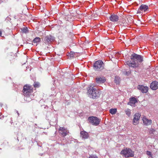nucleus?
Wrapping results in <instances>:
<instances>
[{
	"label": "nucleus",
	"mask_w": 158,
	"mask_h": 158,
	"mask_svg": "<svg viewBox=\"0 0 158 158\" xmlns=\"http://www.w3.org/2000/svg\"><path fill=\"white\" fill-rule=\"evenodd\" d=\"M17 140H18V141H19V139H18V138L17 139Z\"/></svg>",
	"instance_id": "ea45409f"
},
{
	"label": "nucleus",
	"mask_w": 158,
	"mask_h": 158,
	"mask_svg": "<svg viewBox=\"0 0 158 158\" xmlns=\"http://www.w3.org/2000/svg\"><path fill=\"white\" fill-rule=\"evenodd\" d=\"M114 82L116 84H119L120 82V78L119 77L116 76L115 77Z\"/></svg>",
	"instance_id": "a211bd4d"
},
{
	"label": "nucleus",
	"mask_w": 158,
	"mask_h": 158,
	"mask_svg": "<svg viewBox=\"0 0 158 158\" xmlns=\"http://www.w3.org/2000/svg\"><path fill=\"white\" fill-rule=\"evenodd\" d=\"M65 129L62 127H60L59 128V131H61V132L65 131Z\"/></svg>",
	"instance_id": "393cba45"
},
{
	"label": "nucleus",
	"mask_w": 158,
	"mask_h": 158,
	"mask_svg": "<svg viewBox=\"0 0 158 158\" xmlns=\"http://www.w3.org/2000/svg\"><path fill=\"white\" fill-rule=\"evenodd\" d=\"M118 16L114 14L111 15L110 17V20L112 22H117L118 21Z\"/></svg>",
	"instance_id": "ddd939ff"
},
{
	"label": "nucleus",
	"mask_w": 158,
	"mask_h": 158,
	"mask_svg": "<svg viewBox=\"0 0 158 158\" xmlns=\"http://www.w3.org/2000/svg\"><path fill=\"white\" fill-rule=\"evenodd\" d=\"M95 80L97 84L103 83L106 81L105 78L104 77H97Z\"/></svg>",
	"instance_id": "f8f14e48"
},
{
	"label": "nucleus",
	"mask_w": 158,
	"mask_h": 158,
	"mask_svg": "<svg viewBox=\"0 0 158 158\" xmlns=\"http://www.w3.org/2000/svg\"><path fill=\"white\" fill-rule=\"evenodd\" d=\"M2 105L3 104H2V103H0V107H2Z\"/></svg>",
	"instance_id": "e433bc0d"
},
{
	"label": "nucleus",
	"mask_w": 158,
	"mask_h": 158,
	"mask_svg": "<svg viewBox=\"0 0 158 158\" xmlns=\"http://www.w3.org/2000/svg\"><path fill=\"white\" fill-rule=\"evenodd\" d=\"M155 132H156V130L153 128L151 129L149 131V134H151V135L152 134L153 135H152V136H154L153 135L154 134V133Z\"/></svg>",
	"instance_id": "aec40b11"
},
{
	"label": "nucleus",
	"mask_w": 158,
	"mask_h": 158,
	"mask_svg": "<svg viewBox=\"0 0 158 158\" xmlns=\"http://www.w3.org/2000/svg\"><path fill=\"white\" fill-rule=\"evenodd\" d=\"M147 154L148 155H151V152H147Z\"/></svg>",
	"instance_id": "c756f323"
},
{
	"label": "nucleus",
	"mask_w": 158,
	"mask_h": 158,
	"mask_svg": "<svg viewBox=\"0 0 158 158\" xmlns=\"http://www.w3.org/2000/svg\"><path fill=\"white\" fill-rule=\"evenodd\" d=\"M148 9V7L145 5L142 4L139 7L137 13H141L142 11L146 12Z\"/></svg>",
	"instance_id": "6e6552de"
},
{
	"label": "nucleus",
	"mask_w": 158,
	"mask_h": 158,
	"mask_svg": "<svg viewBox=\"0 0 158 158\" xmlns=\"http://www.w3.org/2000/svg\"><path fill=\"white\" fill-rule=\"evenodd\" d=\"M40 10H41V9L40 8Z\"/></svg>",
	"instance_id": "c03bdc74"
},
{
	"label": "nucleus",
	"mask_w": 158,
	"mask_h": 158,
	"mask_svg": "<svg viewBox=\"0 0 158 158\" xmlns=\"http://www.w3.org/2000/svg\"><path fill=\"white\" fill-rule=\"evenodd\" d=\"M45 5L44 4L43 6H42V8L41 10V11L42 12H44V8H45Z\"/></svg>",
	"instance_id": "bb28decb"
},
{
	"label": "nucleus",
	"mask_w": 158,
	"mask_h": 158,
	"mask_svg": "<svg viewBox=\"0 0 158 158\" xmlns=\"http://www.w3.org/2000/svg\"><path fill=\"white\" fill-rule=\"evenodd\" d=\"M129 100L130 102L128 103L127 104L131 106H132L137 102L136 99L134 97L131 98Z\"/></svg>",
	"instance_id": "4468645a"
},
{
	"label": "nucleus",
	"mask_w": 158,
	"mask_h": 158,
	"mask_svg": "<svg viewBox=\"0 0 158 158\" xmlns=\"http://www.w3.org/2000/svg\"><path fill=\"white\" fill-rule=\"evenodd\" d=\"M41 76L43 77L44 75V73H42V72L41 71Z\"/></svg>",
	"instance_id": "f704fd0d"
},
{
	"label": "nucleus",
	"mask_w": 158,
	"mask_h": 158,
	"mask_svg": "<svg viewBox=\"0 0 158 158\" xmlns=\"http://www.w3.org/2000/svg\"><path fill=\"white\" fill-rule=\"evenodd\" d=\"M150 87L152 90H156L158 88V82L156 81H153L151 83Z\"/></svg>",
	"instance_id": "9b49d317"
},
{
	"label": "nucleus",
	"mask_w": 158,
	"mask_h": 158,
	"mask_svg": "<svg viewBox=\"0 0 158 158\" xmlns=\"http://www.w3.org/2000/svg\"><path fill=\"white\" fill-rule=\"evenodd\" d=\"M42 39L45 44H50L55 40V37L50 35L46 36L44 38H42Z\"/></svg>",
	"instance_id": "0eeeda50"
},
{
	"label": "nucleus",
	"mask_w": 158,
	"mask_h": 158,
	"mask_svg": "<svg viewBox=\"0 0 158 158\" xmlns=\"http://www.w3.org/2000/svg\"><path fill=\"white\" fill-rule=\"evenodd\" d=\"M45 31H44V34H45Z\"/></svg>",
	"instance_id": "37998d69"
},
{
	"label": "nucleus",
	"mask_w": 158,
	"mask_h": 158,
	"mask_svg": "<svg viewBox=\"0 0 158 158\" xmlns=\"http://www.w3.org/2000/svg\"><path fill=\"white\" fill-rule=\"evenodd\" d=\"M33 89L31 86L27 84L25 85L23 90L24 95L27 97L29 96L33 91Z\"/></svg>",
	"instance_id": "20e7f679"
},
{
	"label": "nucleus",
	"mask_w": 158,
	"mask_h": 158,
	"mask_svg": "<svg viewBox=\"0 0 158 158\" xmlns=\"http://www.w3.org/2000/svg\"><path fill=\"white\" fill-rule=\"evenodd\" d=\"M143 123L146 125H150L152 123V120L148 119L146 118H143Z\"/></svg>",
	"instance_id": "dca6fc26"
},
{
	"label": "nucleus",
	"mask_w": 158,
	"mask_h": 158,
	"mask_svg": "<svg viewBox=\"0 0 158 158\" xmlns=\"http://www.w3.org/2000/svg\"><path fill=\"white\" fill-rule=\"evenodd\" d=\"M2 2V0H0V4H1Z\"/></svg>",
	"instance_id": "58836bf2"
},
{
	"label": "nucleus",
	"mask_w": 158,
	"mask_h": 158,
	"mask_svg": "<svg viewBox=\"0 0 158 158\" xmlns=\"http://www.w3.org/2000/svg\"><path fill=\"white\" fill-rule=\"evenodd\" d=\"M2 34V32L1 30L0 29V37L1 36Z\"/></svg>",
	"instance_id": "72a5a7b5"
},
{
	"label": "nucleus",
	"mask_w": 158,
	"mask_h": 158,
	"mask_svg": "<svg viewBox=\"0 0 158 158\" xmlns=\"http://www.w3.org/2000/svg\"><path fill=\"white\" fill-rule=\"evenodd\" d=\"M45 31H44V34H45Z\"/></svg>",
	"instance_id": "79ce46f5"
},
{
	"label": "nucleus",
	"mask_w": 158,
	"mask_h": 158,
	"mask_svg": "<svg viewBox=\"0 0 158 158\" xmlns=\"http://www.w3.org/2000/svg\"><path fill=\"white\" fill-rule=\"evenodd\" d=\"M88 120L89 122L94 126L98 125L100 123V120L96 117L91 116L88 118Z\"/></svg>",
	"instance_id": "423d86ee"
},
{
	"label": "nucleus",
	"mask_w": 158,
	"mask_h": 158,
	"mask_svg": "<svg viewBox=\"0 0 158 158\" xmlns=\"http://www.w3.org/2000/svg\"><path fill=\"white\" fill-rule=\"evenodd\" d=\"M126 23H127V24H128V23H127V22H126Z\"/></svg>",
	"instance_id": "a19ab883"
},
{
	"label": "nucleus",
	"mask_w": 158,
	"mask_h": 158,
	"mask_svg": "<svg viewBox=\"0 0 158 158\" xmlns=\"http://www.w3.org/2000/svg\"><path fill=\"white\" fill-rule=\"evenodd\" d=\"M129 19L130 20V17H128L127 18V21L128 22V23H129L130 22L129 21Z\"/></svg>",
	"instance_id": "473e14b6"
},
{
	"label": "nucleus",
	"mask_w": 158,
	"mask_h": 158,
	"mask_svg": "<svg viewBox=\"0 0 158 158\" xmlns=\"http://www.w3.org/2000/svg\"><path fill=\"white\" fill-rule=\"evenodd\" d=\"M10 119H11V123L12 124V123H13V122H12V118H10Z\"/></svg>",
	"instance_id": "4c0bfd02"
},
{
	"label": "nucleus",
	"mask_w": 158,
	"mask_h": 158,
	"mask_svg": "<svg viewBox=\"0 0 158 158\" xmlns=\"http://www.w3.org/2000/svg\"><path fill=\"white\" fill-rule=\"evenodd\" d=\"M89 158H98L96 156H90L89 157Z\"/></svg>",
	"instance_id": "c85d7f7f"
},
{
	"label": "nucleus",
	"mask_w": 158,
	"mask_h": 158,
	"mask_svg": "<svg viewBox=\"0 0 158 158\" xmlns=\"http://www.w3.org/2000/svg\"><path fill=\"white\" fill-rule=\"evenodd\" d=\"M75 55V53H74L73 52H71L69 54V56L70 57H74Z\"/></svg>",
	"instance_id": "412c9836"
},
{
	"label": "nucleus",
	"mask_w": 158,
	"mask_h": 158,
	"mask_svg": "<svg viewBox=\"0 0 158 158\" xmlns=\"http://www.w3.org/2000/svg\"><path fill=\"white\" fill-rule=\"evenodd\" d=\"M60 133H61L63 136H65L67 135L66 132H65V131L62 132H60Z\"/></svg>",
	"instance_id": "a878e982"
},
{
	"label": "nucleus",
	"mask_w": 158,
	"mask_h": 158,
	"mask_svg": "<svg viewBox=\"0 0 158 158\" xmlns=\"http://www.w3.org/2000/svg\"><path fill=\"white\" fill-rule=\"evenodd\" d=\"M125 112L126 114L128 116H129L130 115L131 112L130 110L129 109H127L125 110Z\"/></svg>",
	"instance_id": "4be33fe9"
},
{
	"label": "nucleus",
	"mask_w": 158,
	"mask_h": 158,
	"mask_svg": "<svg viewBox=\"0 0 158 158\" xmlns=\"http://www.w3.org/2000/svg\"><path fill=\"white\" fill-rule=\"evenodd\" d=\"M2 114L1 113H0V119H3V118H4V116L3 115L2 116Z\"/></svg>",
	"instance_id": "cd10ccee"
},
{
	"label": "nucleus",
	"mask_w": 158,
	"mask_h": 158,
	"mask_svg": "<svg viewBox=\"0 0 158 158\" xmlns=\"http://www.w3.org/2000/svg\"><path fill=\"white\" fill-rule=\"evenodd\" d=\"M40 42V38L36 37L34 39L33 41V43L34 45H35V44L36 46H37V44H38Z\"/></svg>",
	"instance_id": "f3484780"
},
{
	"label": "nucleus",
	"mask_w": 158,
	"mask_h": 158,
	"mask_svg": "<svg viewBox=\"0 0 158 158\" xmlns=\"http://www.w3.org/2000/svg\"><path fill=\"white\" fill-rule=\"evenodd\" d=\"M131 60L127 62V64L130 67L137 68L139 67V63H141L143 61V56L139 55L133 53L130 56Z\"/></svg>",
	"instance_id": "f257e3e1"
},
{
	"label": "nucleus",
	"mask_w": 158,
	"mask_h": 158,
	"mask_svg": "<svg viewBox=\"0 0 158 158\" xmlns=\"http://www.w3.org/2000/svg\"><path fill=\"white\" fill-rule=\"evenodd\" d=\"M130 73V72H126L125 74L127 75H128Z\"/></svg>",
	"instance_id": "2f4dec72"
},
{
	"label": "nucleus",
	"mask_w": 158,
	"mask_h": 158,
	"mask_svg": "<svg viewBox=\"0 0 158 158\" xmlns=\"http://www.w3.org/2000/svg\"><path fill=\"white\" fill-rule=\"evenodd\" d=\"M34 87L35 88H38L39 86V83L38 82H35L33 84Z\"/></svg>",
	"instance_id": "b1692460"
},
{
	"label": "nucleus",
	"mask_w": 158,
	"mask_h": 158,
	"mask_svg": "<svg viewBox=\"0 0 158 158\" xmlns=\"http://www.w3.org/2000/svg\"><path fill=\"white\" fill-rule=\"evenodd\" d=\"M137 23H138V24H141L142 25L143 24V23H141V22L140 21V20H139L137 22Z\"/></svg>",
	"instance_id": "7c9ffc66"
},
{
	"label": "nucleus",
	"mask_w": 158,
	"mask_h": 158,
	"mask_svg": "<svg viewBox=\"0 0 158 158\" xmlns=\"http://www.w3.org/2000/svg\"><path fill=\"white\" fill-rule=\"evenodd\" d=\"M121 154L125 157H132L134 156V152L130 149L126 148L121 151Z\"/></svg>",
	"instance_id": "39448f33"
},
{
	"label": "nucleus",
	"mask_w": 158,
	"mask_h": 158,
	"mask_svg": "<svg viewBox=\"0 0 158 158\" xmlns=\"http://www.w3.org/2000/svg\"><path fill=\"white\" fill-rule=\"evenodd\" d=\"M141 115L139 113H137L135 114L134 116V118L133 119V123L134 125H136L138 122L139 120Z\"/></svg>",
	"instance_id": "1a4fd4ad"
},
{
	"label": "nucleus",
	"mask_w": 158,
	"mask_h": 158,
	"mask_svg": "<svg viewBox=\"0 0 158 158\" xmlns=\"http://www.w3.org/2000/svg\"><path fill=\"white\" fill-rule=\"evenodd\" d=\"M104 64L101 60L96 61L93 65V68L95 71H100L104 69Z\"/></svg>",
	"instance_id": "7ed1b4c3"
},
{
	"label": "nucleus",
	"mask_w": 158,
	"mask_h": 158,
	"mask_svg": "<svg viewBox=\"0 0 158 158\" xmlns=\"http://www.w3.org/2000/svg\"><path fill=\"white\" fill-rule=\"evenodd\" d=\"M139 89L143 93H147L148 90V88L147 86H144L143 85H139L138 86Z\"/></svg>",
	"instance_id": "9d476101"
},
{
	"label": "nucleus",
	"mask_w": 158,
	"mask_h": 158,
	"mask_svg": "<svg viewBox=\"0 0 158 158\" xmlns=\"http://www.w3.org/2000/svg\"><path fill=\"white\" fill-rule=\"evenodd\" d=\"M16 113H17V114H18V116H19V113L18 111H16Z\"/></svg>",
	"instance_id": "c9c22d12"
},
{
	"label": "nucleus",
	"mask_w": 158,
	"mask_h": 158,
	"mask_svg": "<svg viewBox=\"0 0 158 158\" xmlns=\"http://www.w3.org/2000/svg\"><path fill=\"white\" fill-rule=\"evenodd\" d=\"M117 111L116 108L111 109L110 110V112L112 114H115L116 113Z\"/></svg>",
	"instance_id": "6ab92c4d"
},
{
	"label": "nucleus",
	"mask_w": 158,
	"mask_h": 158,
	"mask_svg": "<svg viewBox=\"0 0 158 158\" xmlns=\"http://www.w3.org/2000/svg\"><path fill=\"white\" fill-rule=\"evenodd\" d=\"M81 136L84 139H87L89 137L88 133L85 131H82L80 132Z\"/></svg>",
	"instance_id": "2eb2a0df"
},
{
	"label": "nucleus",
	"mask_w": 158,
	"mask_h": 158,
	"mask_svg": "<svg viewBox=\"0 0 158 158\" xmlns=\"http://www.w3.org/2000/svg\"><path fill=\"white\" fill-rule=\"evenodd\" d=\"M22 31L23 33H27L28 31V28L27 27H24L22 30Z\"/></svg>",
	"instance_id": "5701e85b"
},
{
	"label": "nucleus",
	"mask_w": 158,
	"mask_h": 158,
	"mask_svg": "<svg viewBox=\"0 0 158 158\" xmlns=\"http://www.w3.org/2000/svg\"><path fill=\"white\" fill-rule=\"evenodd\" d=\"M86 89L87 94L90 98L95 99L99 97L100 95L99 91L96 88V87L94 85H89Z\"/></svg>",
	"instance_id": "f03ea898"
}]
</instances>
